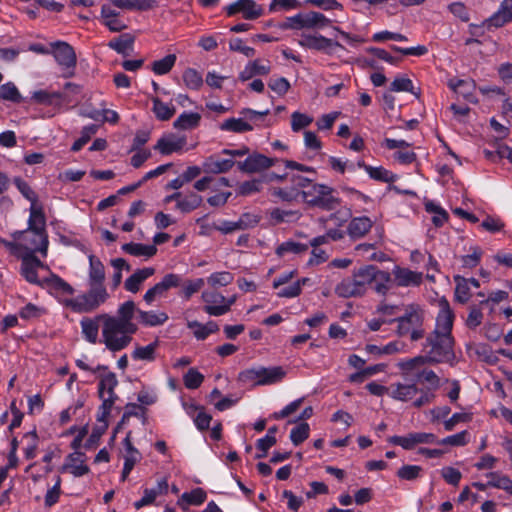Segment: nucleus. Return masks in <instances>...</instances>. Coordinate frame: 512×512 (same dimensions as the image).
<instances>
[{
	"label": "nucleus",
	"instance_id": "1",
	"mask_svg": "<svg viewBox=\"0 0 512 512\" xmlns=\"http://www.w3.org/2000/svg\"><path fill=\"white\" fill-rule=\"evenodd\" d=\"M438 307L435 328L427 336L423 352L429 363H452L455 359L452 336L455 315L444 297L438 301Z\"/></svg>",
	"mask_w": 512,
	"mask_h": 512
},
{
	"label": "nucleus",
	"instance_id": "2",
	"mask_svg": "<svg viewBox=\"0 0 512 512\" xmlns=\"http://www.w3.org/2000/svg\"><path fill=\"white\" fill-rule=\"evenodd\" d=\"M12 237L14 241L2 240V243L13 255H35L39 252L43 257L47 256V233L26 229L14 232Z\"/></svg>",
	"mask_w": 512,
	"mask_h": 512
},
{
	"label": "nucleus",
	"instance_id": "3",
	"mask_svg": "<svg viewBox=\"0 0 512 512\" xmlns=\"http://www.w3.org/2000/svg\"><path fill=\"white\" fill-rule=\"evenodd\" d=\"M100 317L103 318L101 342L111 352L125 349L131 343L132 335L137 331V325L128 324L126 326L108 314H100Z\"/></svg>",
	"mask_w": 512,
	"mask_h": 512
},
{
	"label": "nucleus",
	"instance_id": "4",
	"mask_svg": "<svg viewBox=\"0 0 512 512\" xmlns=\"http://www.w3.org/2000/svg\"><path fill=\"white\" fill-rule=\"evenodd\" d=\"M298 186L303 189L302 201L310 206L334 210L339 205L334 189L326 184L315 183L305 177L298 180Z\"/></svg>",
	"mask_w": 512,
	"mask_h": 512
},
{
	"label": "nucleus",
	"instance_id": "5",
	"mask_svg": "<svg viewBox=\"0 0 512 512\" xmlns=\"http://www.w3.org/2000/svg\"><path fill=\"white\" fill-rule=\"evenodd\" d=\"M404 314L395 321L397 322L396 333L399 336H410L412 341H417L424 336L423 322L425 312L418 304H409L405 307Z\"/></svg>",
	"mask_w": 512,
	"mask_h": 512
},
{
	"label": "nucleus",
	"instance_id": "6",
	"mask_svg": "<svg viewBox=\"0 0 512 512\" xmlns=\"http://www.w3.org/2000/svg\"><path fill=\"white\" fill-rule=\"evenodd\" d=\"M88 290L73 298L68 309L74 313H91L104 305L110 295L105 285L88 284Z\"/></svg>",
	"mask_w": 512,
	"mask_h": 512
},
{
	"label": "nucleus",
	"instance_id": "7",
	"mask_svg": "<svg viewBox=\"0 0 512 512\" xmlns=\"http://www.w3.org/2000/svg\"><path fill=\"white\" fill-rule=\"evenodd\" d=\"M285 375L286 372L280 366H259L241 371L238 374V381L243 384L272 385L282 381Z\"/></svg>",
	"mask_w": 512,
	"mask_h": 512
},
{
	"label": "nucleus",
	"instance_id": "8",
	"mask_svg": "<svg viewBox=\"0 0 512 512\" xmlns=\"http://www.w3.org/2000/svg\"><path fill=\"white\" fill-rule=\"evenodd\" d=\"M332 20L317 11L301 12L287 17L281 25L283 29L292 30H321L331 26Z\"/></svg>",
	"mask_w": 512,
	"mask_h": 512
},
{
	"label": "nucleus",
	"instance_id": "9",
	"mask_svg": "<svg viewBox=\"0 0 512 512\" xmlns=\"http://www.w3.org/2000/svg\"><path fill=\"white\" fill-rule=\"evenodd\" d=\"M40 287L47 290L61 305L68 309V304L73 301L75 289L57 274L51 273L49 277L41 280Z\"/></svg>",
	"mask_w": 512,
	"mask_h": 512
},
{
	"label": "nucleus",
	"instance_id": "10",
	"mask_svg": "<svg viewBox=\"0 0 512 512\" xmlns=\"http://www.w3.org/2000/svg\"><path fill=\"white\" fill-rule=\"evenodd\" d=\"M268 112V110L264 112H259L252 109H244L241 111L243 117L226 119L220 124L219 128L222 131L234 133H244L252 131L254 129V124L257 122V120L262 118L263 116H266Z\"/></svg>",
	"mask_w": 512,
	"mask_h": 512
},
{
	"label": "nucleus",
	"instance_id": "11",
	"mask_svg": "<svg viewBox=\"0 0 512 512\" xmlns=\"http://www.w3.org/2000/svg\"><path fill=\"white\" fill-rule=\"evenodd\" d=\"M298 45L304 49L322 52L329 56L334 55L337 48L343 49L341 43L319 33H302Z\"/></svg>",
	"mask_w": 512,
	"mask_h": 512
},
{
	"label": "nucleus",
	"instance_id": "12",
	"mask_svg": "<svg viewBox=\"0 0 512 512\" xmlns=\"http://www.w3.org/2000/svg\"><path fill=\"white\" fill-rule=\"evenodd\" d=\"M389 443L402 447L404 450H413L420 444H435L438 438L433 433L427 432H411L404 436H391Z\"/></svg>",
	"mask_w": 512,
	"mask_h": 512
},
{
	"label": "nucleus",
	"instance_id": "13",
	"mask_svg": "<svg viewBox=\"0 0 512 512\" xmlns=\"http://www.w3.org/2000/svg\"><path fill=\"white\" fill-rule=\"evenodd\" d=\"M181 280L182 276L179 274H166L160 282L145 292L143 300L146 304L151 305L156 299L163 297L169 289L179 287Z\"/></svg>",
	"mask_w": 512,
	"mask_h": 512
},
{
	"label": "nucleus",
	"instance_id": "14",
	"mask_svg": "<svg viewBox=\"0 0 512 512\" xmlns=\"http://www.w3.org/2000/svg\"><path fill=\"white\" fill-rule=\"evenodd\" d=\"M228 16L241 13L245 20H255L264 14L262 5L254 0H237L225 7Z\"/></svg>",
	"mask_w": 512,
	"mask_h": 512
},
{
	"label": "nucleus",
	"instance_id": "15",
	"mask_svg": "<svg viewBox=\"0 0 512 512\" xmlns=\"http://www.w3.org/2000/svg\"><path fill=\"white\" fill-rule=\"evenodd\" d=\"M51 54L55 61L66 69H74L77 63L76 53L73 47L64 41L50 43Z\"/></svg>",
	"mask_w": 512,
	"mask_h": 512
},
{
	"label": "nucleus",
	"instance_id": "16",
	"mask_svg": "<svg viewBox=\"0 0 512 512\" xmlns=\"http://www.w3.org/2000/svg\"><path fill=\"white\" fill-rule=\"evenodd\" d=\"M393 282L397 287H419L423 283L422 272L395 265L392 269Z\"/></svg>",
	"mask_w": 512,
	"mask_h": 512
},
{
	"label": "nucleus",
	"instance_id": "17",
	"mask_svg": "<svg viewBox=\"0 0 512 512\" xmlns=\"http://www.w3.org/2000/svg\"><path fill=\"white\" fill-rule=\"evenodd\" d=\"M187 144V138L184 135L168 133L163 135L154 146L162 155H170L172 153H180Z\"/></svg>",
	"mask_w": 512,
	"mask_h": 512
},
{
	"label": "nucleus",
	"instance_id": "18",
	"mask_svg": "<svg viewBox=\"0 0 512 512\" xmlns=\"http://www.w3.org/2000/svg\"><path fill=\"white\" fill-rule=\"evenodd\" d=\"M124 447V464L121 473V481H126L134 466L140 462L142 455L140 451L134 447L131 441V432H128L122 441Z\"/></svg>",
	"mask_w": 512,
	"mask_h": 512
},
{
	"label": "nucleus",
	"instance_id": "19",
	"mask_svg": "<svg viewBox=\"0 0 512 512\" xmlns=\"http://www.w3.org/2000/svg\"><path fill=\"white\" fill-rule=\"evenodd\" d=\"M274 165V159L260 153L248 155L244 161L237 162V167L244 173H257Z\"/></svg>",
	"mask_w": 512,
	"mask_h": 512
},
{
	"label": "nucleus",
	"instance_id": "20",
	"mask_svg": "<svg viewBox=\"0 0 512 512\" xmlns=\"http://www.w3.org/2000/svg\"><path fill=\"white\" fill-rule=\"evenodd\" d=\"M17 257L21 259L20 274L27 282L40 286L42 279H39L37 269L44 267L41 260L35 255H22Z\"/></svg>",
	"mask_w": 512,
	"mask_h": 512
},
{
	"label": "nucleus",
	"instance_id": "21",
	"mask_svg": "<svg viewBox=\"0 0 512 512\" xmlns=\"http://www.w3.org/2000/svg\"><path fill=\"white\" fill-rule=\"evenodd\" d=\"M305 179L304 176L300 175H292L289 178L291 185L289 187L282 188H273L271 190V194L283 201L293 202V201H302V191L303 189L299 188L298 180Z\"/></svg>",
	"mask_w": 512,
	"mask_h": 512
},
{
	"label": "nucleus",
	"instance_id": "22",
	"mask_svg": "<svg viewBox=\"0 0 512 512\" xmlns=\"http://www.w3.org/2000/svg\"><path fill=\"white\" fill-rule=\"evenodd\" d=\"M87 457L82 452H73L66 457L63 469L74 477H82L90 472L86 464Z\"/></svg>",
	"mask_w": 512,
	"mask_h": 512
},
{
	"label": "nucleus",
	"instance_id": "23",
	"mask_svg": "<svg viewBox=\"0 0 512 512\" xmlns=\"http://www.w3.org/2000/svg\"><path fill=\"white\" fill-rule=\"evenodd\" d=\"M31 99L37 104L60 110L64 102V94L58 91L37 90L33 92Z\"/></svg>",
	"mask_w": 512,
	"mask_h": 512
},
{
	"label": "nucleus",
	"instance_id": "24",
	"mask_svg": "<svg viewBox=\"0 0 512 512\" xmlns=\"http://www.w3.org/2000/svg\"><path fill=\"white\" fill-rule=\"evenodd\" d=\"M373 223L367 216L353 217L347 226V234L353 240L361 239L371 230Z\"/></svg>",
	"mask_w": 512,
	"mask_h": 512
},
{
	"label": "nucleus",
	"instance_id": "25",
	"mask_svg": "<svg viewBox=\"0 0 512 512\" xmlns=\"http://www.w3.org/2000/svg\"><path fill=\"white\" fill-rule=\"evenodd\" d=\"M271 71V63L269 60L256 59L246 64L239 74L241 81H247L254 76H265Z\"/></svg>",
	"mask_w": 512,
	"mask_h": 512
},
{
	"label": "nucleus",
	"instance_id": "26",
	"mask_svg": "<svg viewBox=\"0 0 512 512\" xmlns=\"http://www.w3.org/2000/svg\"><path fill=\"white\" fill-rule=\"evenodd\" d=\"M117 385L118 380L115 373L107 372L103 374L98 384V393L101 400L109 399L111 402H115L118 398L114 391Z\"/></svg>",
	"mask_w": 512,
	"mask_h": 512
},
{
	"label": "nucleus",
	"instance_id": "27",
	"mask_svg": "<svg viewBox=\"0 0 512 512\" xmlns=\"http://www.w3.org/2000/svg\"><path fill=\"white\" fill-rule=\"evenodd\" d=\"M418 391L415 383L396 382L390 385L389 396L394 400L407 402L412 400Z\"/></svg>",
	"mask_w": 512,
	"mask_h": 512
},
{
	"label": "nucleus",
	"instance_id": "28",
	"mask_svg": "<svg viewBox=\"0 0 512 512\" xmlns=\"http://www.w3.org/2000/svg\"><path fill=\"white\" fill-rule=\"evenodd\" d=\"M234 165L235 161L232 158L210 156L204 160L203 170L206 173L221 174L230 171Z\"/></svg>",
	"mask_w": 512,
	"mask_h": 512
},
{
	"label": "nucleus",
	"instance_id": "29",
	"mask_svg": "<svg viewBox=\"0 0 512 512\" xmlns=\"http://www.w3.org/2000/svg\"><path fill=\"white\" fill-rule=\"evenodd\" d=\"M448 86L451 90L463 96L469 102L476 103L477 99L473 94L475 89V82L471 79H450Z\"/></svg>",
	"mask_w": 512,
	"mask_h": 512
},
{
	"label": "nucleus",
	"instance_id": "30",
	"mask_svg": "<svg viewBox=\"0 0 512 512\" xmlns=\"http://www.w3.org/2000/svg\"><path fill=\"white\" fill-rule=\"evenodd\" d=\"M154 274L155 269L153 267L138 269L125 280L124 288L128 292L137 293L140 290L143 282Z\"/></svg>",
	"mask_w": 512,
	"mask_h": 512
},
{
	"label": "nucleus",
	"instance_id": "31",
	"mask_svg": "<svg viewBox=\"0 0 512 512\" xmlns=\"http://www.w3.org/2000/svg\"><path fill=\"white\" fill-rule=\"evenodd\" d=\"M360 286L353 277L345 278L335 287V293L343 298L361 297L365 292Z\"/></svg>",
	"mask_w": 512,
	"mask_h": 512
},
{
	"label": "nucleus",
	"instance_id": "32",
	"mask_svg": "<svg viewBox=\"0 0 512 512\" xmlns=\"http://www.w3.org/2000/svg\"><path fill=\"white\" fill-rule=\"evenodd\" d=\"M100 321H103L100 314L93 318H83L80 321L83 337L91 344H96L98 341Z\"/></svg>",
	"mask_w": 512,
	"mask_h": 512
},
{
	"label": "nucleus",
	"instance_id": "33",
	"mask_svg": "<svg viewBox=\"0 0 512 512\" xmlns=\"http://www.w3.org/2000/svg\"><path fill=\"white\" fill-rule=\"evenodd\" d=\"M89 269H88V284L104 285L105 281V267L101 260L96 256L90 254Z\"/></svg>",
	"mask_w": 512,
	"mask_h": 512
},
{
	"label": "nucleus",
	"instance_id": "34",
	"mask_svg": "<svg viewBox=\"0 0 512 512\" xmlns=\"http://www.w3.org/2000/svg\"><path fill=\"white\" fill-rule=\"evenodd\" d=\"M512 20V0H504L499 9L488 19V25L502 27Z\"/></svg>",
	"mask_w": 512,
	"mask_h": 512
},
{
	"label": "nucleus",
	"instance_id": "35",
	"mask_svg": "<svg viewBox=\"0 0 512 512\" xmlns=\"http://www.w3.org/2000/svg\"><path fill=\"white\" fill-rule=\"evenodd\" d=\"M393 276L392 272L389 273L384 270H380L375 267L374 278H373V289L374 291L382 296H385L392 287Z\"/></svg>",
	"mask_w": 512,
	"mask_h": 512
},
{
	"label": "nucleus",
	"instance_id": "36",
	"mask_svg": "<svg viewBox=\"0 0 512 512\" xmlns=\"http://www.w3.org/2000/svg\"><path fill=\"white\" fill-rule=\"evenodd\" d=\"M139 322L147 327H155L163 325L168 320L167 313L163 311H143L137 310Z\"/></svg>",
	"mask_w": 512,
	"mask_h": 512
},
{
	"label": "nucleus",
	"instance_id": "37",
	"mask_svg": "<svg viewBox=\"0 0 512 512\" xmlns=\"http://www.w3.org/2000/svg\"><path fill=\"white\" fill-rule=\"evenodd\" d=\"M135 37L130 33H124L117 38L111 40L107 45L118 54L127 56L133 50Z\"/></svg>",
	"mask_w": 512,
	"mask_h": 512
},
{
	"label": "nucleus",
	"instance_id": "38",
	"mask_svg": "<svg viewBox=\"0 0 512 512\" xmlns=\"http://www.w3.org/2000/svg\"><path fill=\"white\" fill-rule=\"evenodd\" d=\"M201 115L196 112H183L173 123V127L178 130H192L199 126Z\"/></svg>",
	"mask_w": 512,
	"mask_h": 512
},
{
	"label": "nucleus",
	"instance_id": "39",
	"mask_svg": "<svg viewBox=\"0 0 512 512\" xmlns=\"http://www.w3.org/2000/svg\"><path fill=\"white\" fill-rule=\"evenodd\" d=\"M187 327L193 331V334L198 340H205L210 334L218 331L219 327L214 321H209L202 324L198 321H188Z\"/></svg>",
	"mask_w": 512,
	"mask_h": 512
},
{
	"label": "nucleus",
	"instance_id": "40",
	"mask_svg": "<svg viewBox=\"0 0 512 512\" xmlns=\"http://www.w3.org/2000/svg\"><path fill=\"white\" fill-rule=\"evenodd\" d=\"M122 250L132 256L145 258L153 257L157 253V248L155 245H146L133 242L122 245Z\"/></svg>",
	"mask_w": 512,
	"mask_h": 512
},
{
	"label": "nucleus",
	"instance_id": "41",
	"mask_svg": "<svg viewBox=\"0 0 512 512\" xmlns=\"http://www.w3.org/2000/svg\"><path fill=\"white\" fill-rule=\"evenodd\" d=\"M27 229L46 233L45 216L41 205H30Z\"/></svg>",
	"mask_w": 512,
	"mask_h": 512
},
{
	"label": "nucleus",
	"instance_id": "42",
	"mask_svg": "<svg viewBox=\"0 0 512 512\" xmlns=\"http://www.w3.org/2000/svg\"><path fill=\"white\" fill-rule=\"evenodd\" d=\"M429 363L425 355H419L413 358L404 359L398 362L397 367L401 370L404 375L416 373L425 364Z\"/></svg>",
	"mask_w": 512,
	"mask_h": 512
},
{
	"label": "nucleus",
	"instance_id": "43",
	"mask_svg": "<svg viewBox=\"0 0 512 512\" xmlns=\"http://www.w3.org/2000/svg\"><path fill=\"white\" fill-rule=\"evenodd\" d=\"M201 299L205 303L204 311L210 316H216L215 313H212V308L220 307L225 301V297L221 293L210 290L203 291Z\"/></svg>",
	"mask_w": 512,
	"mask_h": 512
},
{
	"label": "nucleus",
	"instance_id": "44",
	"mask_svg": "<svg viewBox=\"0 0 512 512\" xmlns=\"http://www.w3.org/2000/svg\"><path fill=\"white\" fill-rule=\"evenodd\" d=\"M151 100L153 102L152 111L158 120L167 121L175 114L176 110L172 103H165L158 97H152Z\"/></svg>",
	"mask_w": 512,
	"mask_h": 512
},
{
	"label": "nucleus",
	"instance_id": "45",
	"mask_svg": "<svg viewBox=\"0 0 512 512\" xmlns=\"http://www.w3.org/2000/svg\"><path fill=\"white\" fill-rule=\"evenodd\" d=\"M488 485L493 488L502 489L512 495V480L500 472H490L486 475Z\"/></svg>",
	"mask_w": 512,
	"mask_h": 512
},
{
	"label": "nucleus",
	"instance_id": "46",
	"mask_svg": "<svg viewBox=\"0 0 512 512\" xmlns=\"http://www.w3.org/2000/svg\"><path fill=\"white\" fill-rule=\"evenodd\" d=\"M159 344L158 341H154L146 346H137L131 353V357L134 360L148 361L151 362L156 358V350Z\"/></svg>",
	"mask_w": 512,
	"mask_h": 512
},
{
	"label": "nucleus",
	"instance_id": "47",
	"mask_svg": "<svg viewBox=\"0 0 512 512\" xmlns=\"http://www.w3.org/2000/svg\"><path fill=\"white\" fill-rule=\"evenodd\" d=\"M454 282L456 284L455 299L462 304L468 302L472 296V293L467 278L456 275L454 276Z\"/></svg>",
	"mask_w": 512,
	"mask_h": 512
},
{
	"label": "nucleus",
	"instance_id": "48",
	"mask_svg": "<svg viewBox=\"0 0 512 512\" xmlns=\"http://www.w3.org/2000/svg\"><path fill=\"white\" fill-rule=\"evenodd\" d=\"M137 310L138 309L133 301H126L119 306L117 316H114V320H118V322L126 326L128 324H134L132 319L134 314L137 313Z\"/></svg>",
	"mask_w": 512,
	"mask_h": 512
},
{
	"label": "nucleus",
	"instance_id": "49",
	"mask_svg": "<svg viewBox=\"0 0 512 512\" xmlns=\"http://www.w3.org/2000/svg\"><path fill=\"white\" fill-rule=\"evenodd\" d=\"M205 284L203 278L188 279L186 281L181 280V290L179 295L185 300H189L194 294L199 292Z\"/></svg>",
	"mask_w": 512,
	"mask_h": 512
},
{
	"label": "nucleus",
	"instance_id": "50",
	"mask_svg": "<svg viewBox=\"0 0 512 512\" xmlns=\"http://www.w3.org/2000/svg\"><path fill=\"white\" fill-rule=\"evenodd\" d=\"M202 197L194 192L182 196L176 204L177 209L183 213H188L200 206Z\"/></svg>",
	"mask_w": 512,
	"mask_h": 512
},
{
	"label": "nucleus",
	"instance_id": "51",
	"mask_svg": "<svg viewBox=\"0 0 512 512\" xmlns=\"http://www.w3.org/2000/svg\"><path fill=\"white\" fill-rule=\"evenodd\" d=\"M375 266L368 265L360 268L357 272L353 274V278L356 282L361 285L360 287L366 293L368 285L372 284L374 278Z\"/></svg>",
	"mask_w": 512,
	"mask_h": 512
},
{
	"label": "nucleus",
	"instance_id": "52",
	"mask_svg": "<svg viewBox=\"0 0 512 512\" xmlns=\"http://www.w3.org/2000/svg\"><path fill=\"white\" fill-rule=\"evenodd\" d=\"M185 86L190 90H199L203 86V77L194 68H187L182 75Z\"/></svg>",
	"mask_w": 512,
	"mask_h": 512
},
{
	"label": "nucleus",
	"instance_id": "53",
	"mask_svg": "<svg viewBox=\"0 0 512 512\" xmlns=\"http://www.w3.org/2000/svg\"><path fill=\"white\" fill-rule=\"evenodd\" d=\"M308 246L299 242H295L292 240L285 241L281 243L276 248V254L279 257H284L288 254H301L307 251Z\"/></svg>",
	"mask_w": 512,
	"mask_h": 512
},
{
	"label": "nucleus",
	"instance_id": "54",
	"mask_svg": "<svg viewBox=\"0 0 512 512\" xmlns=\"http://www.w3.org/2000/svg\"><path fill=\"white\" fill-rule=\"evenodd\" d=\"M13 183L20 192V194L30 202V205L38 204V195L29 185L28 182H26L20 177H15L13 179Z\"/></svg>",
	"mask_w": 512,
	"mask_h": 512
},
{
	"label": "nucleus",
	"instance_id": "55",
	"mask_svg": "<svg viewBox=\"0 0 512 512\" xmlns=\"http://www.w3.org/2000/svg\"><path fill=\"white\" fill-rule=\"evenodd\" d=\"M233 280L234 276L229 271L214 272L207 277V283L212 288L225 287L231 284Z\"/></svg>",
	"mask_w": 512,
	"mask_h": 512
},
{
	"label": "nucleus",
	"instance_id": "56",
	"mask_svg": "<svg viewBox=\"0 0 512 512\" xmlns=\"http://www.w3.org/2000/svg\"><path fill=\"white\" fill-rule=\"evenodd\" d=\"M176 62V55L169 54L162 59L156 60L151 65V70L157 75H165L171 71Z\"/></svg>",
	"mask_w": 512,
	"mask_h": 512
},
{
	"label": "nucleus",
	"instance_id": "57",
	"mask_svg": "<svg viewBox=\"0 0 512 512\" xmlns=\"http://www.w3.org/2000/svg\"><path fill=\"white\" fill-rule=\"evenodd\" d=\"M0 99L19 103L22 100V96L16 85L9 81L0 86Z\"/></svg>",
	"mask_w": 512,
	"mask_h": 512
},
{
	"label": "nucleus",
	"instance_id": "58",
	"mask_svg": "<svg viewBox=\"0 0 512 512\" xmlns=\"http://www.w3.org/2000/svg\"><path fill=\"white\" fill-rule=\"evenodd\" d=\"M312 122L313 117L308 114L299 111H295L291 114V130L295 133L307 128Z\"/></svg>",
	"mask_w": 512,
	"mask_h": 512
},
{
	"label": "nucleus",
	"instance_id": "59",
	"mask_svg": "<svg viewBox=\"0 0 512 512\" xmlns=\"http://www.w3.org/2000/svg\"><path fill=\"white\" fill-rule=\"evenodd\" d=\"M365 171L368 173L370 178L382 181L386 183L394 182L396 179V176L389 170L385 169L382 166L379 167H365Z\"/></svg>",
	"mask_w": 512,
	"mask_h": 512
},
{
	"label": "nucleus",
	"instance_id": "60",
	"mask_svg": "<svg viewBox=\"0 0 512 512\" xmlns=\"http://www.w3.org/2000/svg\"><path fill=\"white\" fill-rule=\"evenodd\" d=\"M425 209L427 212L433 214L432 221L436 226H442L448 219L447 212L433 201L425 203Z\"/></svg>",
	"mask_w": 512,
	"mask_h": 512
},
{
	"label": "nucleus",
	"instance_id": "61",
	"mask_svg": "<svg viewBox=\"0 0 512 512\" xmlns=\"http://www.w3.org/2000/svg\"><path fill=\"white\" fill-rule=\"evenodd\" d=\"M309 433V424L306 422L300 423L291 430L290 440L295 446H298L309 437Z\"/></svg>",
	"mask_w": 512,
	"mask_h": 512
},
{
	"label": "nucleus",
	"instance_id": "62",
	"mask_svg": "<svg viewBox=\"0 0 512 512\" xmlns=\"http://www.w3.org/2000/svg\"><path fill=\"white\" fill-rule=\"evenodd\" d=\"M262 179H252L242 182L237 189V194L240 196H250L258 193L262 189Z\"/></svg>",
	"mask_w": 512,
	"mask_h": 512
},
{
	"label": "nucleus",
	"instance_id": "63",
	"mask_svg": "<svg viewBox=\"0 0 512 512\" xmlns=\"http://www.w3.org/2000/svg\"><path fill=\"white\" fill-rule=\"evenodd\" d=\"M184 385L188 389H197L204 381V376L195 368H190L183 377Z\"/></svg>",
	"mask_w": 512,
	"mask_h": 512
},
{
	"label": "nucleus",
	"instance_id": "64",
	"mask_svg": "<svg viewBox=\"0 0 512 512\" xmlns=\"http://www.w3.org/2000/svg\"><path fill=\"white\" fill-rule=\"evenodd\" d=\"M97 128L94 124L84 126L80 138L73 143L71 150L74 152L79 151L90 140L91 136L97 132Z\"/></svg>",
	"mask_w": 512,
	"mask_h": 512
}]
</instances>
